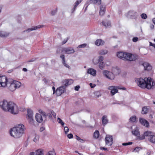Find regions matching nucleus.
Wrapping results in <instances>:
<instances>
[{"mask_svg": "<svg viewBox=\"0 0 155 155\" xmlns=\"http://www.w3.org/2000/svg\"><path fill=\"white\" fill-rule=\"evenodd\" d=\"M148 111V109L146 107H143L142 110V113L143 114H147Z\"/></svg>", "mask_w": 155, "mask_h": 155, "instance_id": "nucleus-34", "label": "nucleus"}, {"mask_svg": "<svg viewBox=\"0 0 155 155\" xmlns=\"http://www.w3.org/2000/svg\"><path fill=\"white\" fill-rule=\"evenodd\" d=\"M9 34L3 31H0V37L3 38L7 37Z\"/></svg>", "mask_w": 155, "mask_h": 155, "instance_id": "nucleus-30", "label": "nucleus"}, {"mask_svg": "<svg viewBox=\"0 0 155 155\" xmlns=\"http://www.w3.org/2000/svg\"><path fill=\"white\" fill-rule=\"evenodd\" d=\"M138 16V13L134 11H129L127 13V16L131 18L136 19Z\"/></svg>", "mask_w": 155, "mask_h": 155, "instance_id": "nucleus-10", "label": "nucleus"}, {"mask_svg": "<svg viewBox=\"0 0 155 155\" xmlns=\"http://www.w3.org/2000/svg\"><path fill=\"white\" fill-rule=\"evenodd\" d=\"M154 133L153 132L150 131H147L144 132V134L145 137H147V139L148 138H150L151 136Z\"/></svg>", "mask_w": 155, "mask_h": 155, "instance_id": "nucleus-26", "label": "nucleus"}, {"mask_svg": "<svg viewBox=\"0 0 155 155\" xmlns=\"http://www.w3.org/2000/svg\"><path fill=\"white\" fill-rule=\"evenodd\" d=\"M102 123L103 125H106L108 122V120L107 118V116H103L102 118Z\"/></svg>", "mask_w": 155, "mask_h": 155, "instance_id": "nucleus-25", "label": "nucleus"}, {"mask_svg": "<svg viewBox=\"0 0 155 155\" xmlns=\"http://www.w3.org/2000/svg\"><path fill=\"white\" fill-rule=\"evenodd\" d=\"M132 134L137 137L140 135V132L139 130L137 129H135L132 131Z\"/></svg>", "mask_w": 155, "mask_h": 155, "instance_id": "nucleus-32", "label": "nucleus"}, {"mask_svg": "<svg viewBox=\"0 0 155 155\" xmlns=\"http://www.w3.org/2000/svg\"><path fill=\"white\" fill-rule=\"evenodd\" d=\"M27 111V115L28 118H31L33 117V112L30 109H28Z\"/></svg>", "mask_w": 155, "mask_h": 155, "instance_id": "nucleus-29", "label": "nucleus"}, {"mask_svg": "<svg viewBox=\"0 0 155 155\" xmlns=\"http://www.w3.org/2000/svg\"><path fill=\"white\" fill-rule=\"evenodd\" d=\"M80 87L79 86H77L75 87L74 89L76 91H78Z\"/></svg>", "mask_w": 155, "mask_h": 155, "instance_id": "nucleus-57", "label": "nucleus"}, {"mask_svg": "<svg viewBox=\"0 0 155 155\" xmlns=\"http://www.w3.org/2000/svg\"><path fill=\"white\" fill-rule=\"evenodd\" d=\"M104 59V58L102 56H100L98 57V59L99 61L97 62V63H100L101 62H102Z\"/></svg>", "mask_w": 155, "mask_h": 155, "instance_id": "nucleus-43", "label": "nucleus"}, {"mask_svg": "<svg viewBox=\"0 0 155 155\" xmlns=\"http://www.w3.org/2000/svg\"><path fill=\"white\" fill-rule=\"evenodd\" d=\"M136 120V117L135 116H131L129 119V121L131 122H134Z\"/></svg>", "mask_w": 155, "mask_h": 155, "instance_id": "nucleus-35", "label": "nucleus"}, {"mask_svg": "<svg viewBox=\"0 0 155 155\" xmlns=\"http://www.w3.org/2000/svg\"><path fill=\"white\" fill-rule=\"evenodd\" d=\"M58 122L60 124L63 126L64 125V123L62 120L59 117L57 119Z\"/></svg>", "mask_w": 155, "mask_h": 155, "instance_id": "nucleus-38", "label": "nucleus"}, {"mask_svg": "<svg viewBox=\"0 0 155 155\" xmlns=\"http://www.w3.org/2000/svg\"><path fill=\"white\" fill-rule=\"evenodd\" d=\"M107 89L110 91V93L112 96L114 95L118 92V89H119L118 87L111 86H109Z\"/></svg>", "mask_w": 155, "mask_h": 155, "instance_id": "nucleus-9", "label": "nucleus"}, {"mask_svg": "<svg viewBox=\"0 0 155 155\" xmlns=\"http://www.w3.org/2000/svg\"><path fill=\"white\" fill-rule=\"evenodd\" d=\"M137 137H138V138L140 140H141L144 139L145 138V136L144 134H142L140 136L139 135V136H137Z\"/></svg>", "mask_w": 155, "mask_h": 155, "instance_id": "nucleus-42", "label": "nucleus"}, {"mask_svg": "<svg viewBox=\"0 0 155 155\" xmlns=\"http://www.w3.org/2000/svg\"><path fill=\"white\" fill-rule=\"evenodd\" d=\"M82 0H77L75 3L74 8L71 10V12L73 13L75 10L78 5L81 2Z\"/></svg>", "mask_w": 155, "mask_h": 155, "instance_id": "nucleus-22", "label": "nucleus"}, {"mask_svg": "<svg viewBox=\"0 0 155 155\" xmlns=\"http://www.w3.org/2000/svg\"><path fill=\"white\" fill-rule=\"evenodd\" d=\"M67 136L68 137L69 139L73 138V135L72 134H68L67 135Z\"/></svg>", "mask_w": 155, "mask_h": 155, "instance_id": "nucleus-54", "label": "nucleus"}, {"mask_svg": "<svg viewBox=\"0 0 155 155\" xmlns=\"http://www.w3.org/2000/svg\"><path fill=\"white\" fill-rule=\"evenodd\" d=\"M132 144V142H129L127 143H122V145L123 146H127L128 145H131Z\"/></svg>", "mask_w": 155, "mask_h": 155, "instance_id": "nucleus-49", "label": "nucleus"}, {"mask_svg": "<svg viewBox=\"0 0 155 155\" xmlns=\"http://www.w3.org/2000/svg\"><path fill=\"white\" fill-rule=\"evenodd\" d=\"M29 155H43V153L41 150L39 149L36 151L35 153L34 152H32Z\"/></svg>", "mask_w": 155, "mask_h": 155, "instance_id": "nucleus-21", "label": "nucleus"}, {"mask_svg": "<svg viewBox=\"0 0 155 155\" xmlns=\"http://www.w3.org/2000/svg\"><path fill=\"white\" fill-rule=\"evenodd\" d=\"M60 57L62 59V62H64V61H65V56L64 55L62 54L61 55Z\"/></svg>", "mask_w": 155, "mask_h": 155, "instance_id": "nucleus-51", "label": "nucleus"}, {"mask_svg": "<svg viewBox=\"0 0 155 155\" xmlns=\"http://www.w3.org/2000/svg\"><path fill=\"white\" fill-rule=\"evenodd\" d=\"M117 56L120 59H126L130 61H134L137 58V56L136 55L122 52H117Z\"/></svg>", "mask_w": 155, "mask_h": 155, "instance_id": "nucleus-4", "label": "nucleus"}, {"mask_svg": "<svg viewBox=\"0 0 155 155\" xmlns=\"http://www.w3.org/2000/svg\"><path fill=\"white\" fill-rule=\"evenodd\" d=\"M38 111L40 113L42 114L43 117L45 119L46 117V114L41 109L39 110Z\"/></svg>", "mask_w": 155, "mask_h": 155, "instance_id": "nucleus-40", "label": "nucleus"}, {"mask_svg": "<svg viewBox=\"0 0 155 155\" xmlns=\"http://www.w3.org/2000/svg\"><path fill=\"white\" fill-rule=\"evenodd\" d=\"M42 26L43 25H38L37 26H33L31 28H28L26 30L23 31V33H24L26 32H29L31 31L35 30L37 29H39L40 28L42 27Z\"/></svg>", "mask_w": 155, "mask_h": 155, "instance_id": "nucleus-14", "label": "nucleus"}, {"mask_svg": "<svg viewBox=\"0 0 155 155\" xmlns=\"http://www.w3.org/2000/svg\"><path fill=\"white\" fill-rule=\"evenodd\" d=\"M13 82L15 85L16 89L19 88L21 85V83L19 81L13 80Z\"/></svg>", "mask_w": 155, "mask_h": 155, "instance_id": "nucleus-27", "label": "nucleus"}, {"mask_svg": "<svg viewBox=\"0 0 155 155\" xmlns=\"http://www.w3.org/2000/svg\"><path fill=\"white\" fill-rule=\"evenodd\" d=\"M66 88L65 86L64 85L58 88L55 92L57 95V96H60L62 94L64 93L66 91Z\"/></svg>", "mask_w": 155, "mask_h": 155, "instance_id": "nucleus-8", "label": "nucleus"}, {"mask_svg": "<svg viewBox=\"0 0 155 155\" xmlns=\"http://www.w3.org/2000/svg\"><path fill=\"white\" fill-rule=\"evenodd\" d=\"M135 80L138 86L142 88L150 89L155 85V82L152 81L151 78L149 77L145 78L144 79L142 78H137Z\"/></svg>", "mask_w": 155, "mask_h": 155, "instance_id": "nucleus-2", "label": "nucleus"}, {"mask_svg": "<svg viewBox=\"0 0 155 155\" xmlns=\"http://www.w3.org/2000/svg\"><path fill=\"white\" fill-rule=\"evenodd\" d=\"M138 38H137V37H134L133 38V41L134 42H137V41H138Z\"/></svg>", "mask_w": 155, "mask_h": 155, "instance_id": "nucleus-55", "label": "nucleus"}, {"mask_svg": "<svg viewBox=\"0 0 155 155\" xmlns=\"http://www.w3.org/2000/svg\"><path fill=\"white\" fill-rule=\"evenodd\" d=\"M79 141L81 143H84L85 142V140L81 138Z\"/></svg>", "mask_w": 155, "mask_h": 155, "instance_id": "nucleus-63", "label": "nucleus"}, {"mask_svg": "<svg viewBox=\"0 0 155 155\" xmlns=\"http://www.w3.org/2000/svg\"><path fill=\"white\" fill-rule=\"evenodd\" d=\"M99 136V133L97 130H96L94 132L93 134V137L94 138L97 139L98 138Z\"/></svg>", "mask_w": 155, "mask_h": 155, "instance_id": "nucleus-33", "label": "nucleus"}, {"mask_svg": "<svg viewBox=\"0 0 155 155\" xmlns=\"http://www.w3.org/2000/svg\"><path fill=\"white\" fill-rule=\"evenodd\" d=\"M68 38H67L66 39H64L62 41V45H63V44H65V43H66L68 40Z\"/></svg>", "mask_w": 155, "mask_h": 155, "instance_id": "nucleus-59", "label": "nucleus"}, {"mask_svg": "<svg viewBox=\"0 0 155 155\" xmlns=\"http://www.w3.org/2000/svg\"><path fill=\"white\" fill-rule=\"evenodd\" d=\"M141 17L143 19H146L147 18V15L144 13H143L141 15Z\"/></svg>", "mask_w": 155, "mask_h": 155, "instance_id": "nucleus-44", "label": "nucleus"}, {"mask_svg": "<svg viewBox=\"0 0 155 155\" xmlns=\"http://www.w3.org/2000/svg\"><path fill=\"white\" fill-rule=\"evenodd\" d=\"M105 141L106 144L109 146L111 145L113 143L112 136L107 135L105 138Z\"/></svg>", "mask_w": 155, "mask_h": 155, "instance_id": "nucleus-12", "label": "nucleus"}, {"mask_svg": "<svg viewBox=\"0 0 155 155\" xmlns=\"http://www.w3.org/2000/svg\"><path fill=\"white\" fill-rule=\"evenodd\" d=\"M101 3V0H88L86 2V4L89 5L91 4H97L99 5Z\"/></svg>", "mask_w": 155, "mask_h": 155, "instance_id": "nucleus-13", "label": "nucleus"}, {"mask_svg": "<svg viewBox=\"0 0 155 155\" xmlns=\"http://www.w3.org/2000/svg\"><path fill=\"white\" fill-rule=\"evenodd\" d=\"M25 130L24 126L22 124H19L10 130V134L15 138H19L22 136Z\"/></svg>", "mask_w": 155, "mask_h": 155, "instance_id": "nucleus-3", "label": "nucleus"}, {"mask_svg": "<svg viewBox=\"0 0 155 155\" xmlns=\"http://www.w3.org/2000/svg\"><path fill=\"white\" fill-rule=\"evenodd\" d=\"M73 82V80L71 79H65L64 80L63 83L64 84V85L65 86V87L71 84Z\"/></svg>", "mask_w": 155, "mask_h": 155, "instance_id": "nucleus-15", "label": "nucleus"}, {"mask_svg": "<svg viewBox=\"0 0 155 155\" xmlns=\"http://www.w3.org/2000/svg\"><path fill=\"white\" fill-rule=\"evenodd\" d=\"M57 9H55L54 10H52L51 11V14L52 15H55L57 12Z\"/></svg>", "mask_w": 155, "mask_h": 155, "instance_id": "nucleus-45", "label": "nucleus"}, {"mask_svg": "<svg viewBox=\"0 0 155 155\" xmlns=\"http://www.w3.org/2000/svg\"><path fill=\"white\" fill-rule=\"evenodd\" d=\"M99 67L101 69H103L104 67V62H100L99 65Z\"/></svg>", "mask_w": 155, "mask_h": 155, "instance_id": "nucleus-36", "label": "nucleus"}, {"mask_svg": "<svg viewBox=\"0 0 155 155\" xmlns=\"http://www.w3.org/2000/svg\"><path fill=\"white\" fill-rule=\"evenodd\" d=\"M0 107L4 111L9 112L13 114H17L18 112V106L12 101L8 102L5 100L1 101Z\"/></svg>", "mask_w": 155, "mask_h": 155, "instance_id": "nucleus-1", "label": "nucleus"}, {"mask_svg": "<svg viewBox=\"0 0 155 155\" xmlns=\"http://www.w3.org/2000/svg\"><path fill=\"white\" fill-rule=\"evenodd\" d=\"M105 6L104 5H101L100 7V15L101 16L103 15L105 13Z\"/></svg>", "mask_w": 155, "mask_h": 155, "instance_id": "nucleus-18", "label": "nucleus"}, {"mask_svg": "<svg viewBox=\"0 0 155 155\" xmlns=\"http://www.w3.org/2000/svg\"><path fill=\"white\" fill-rule=\"evenodd\" d=\"M101 150H104L105 151L107 150V148H105V147H101Z\"/></svg>", "mask_w": 155, "mask_h": 155, "instance_id": "nucleus-61", "label": "nucleus"}, {"mask_svg": "<svg viewBox=\"0 0 155 155\" xmlns=\"http://www.w3.org/2000/svg\"><path fill=\"white\" fill-rule=\"evenodd\" d=\"M36 120L39 123H41L43 120L42 116L39 114H37L35 116Z\"/></svg>", "mask_w": 155, "mask_h": 155, "instance_id": "nucleus-16", "label": "nucleus"}, {"mask_svg": "<svg viewBox=\"0 0 155 155\" xmlns=\"http://www.w3.org/2000/svg\"><path fill=\"white\" fill-rule=\"evenodd\" d=\"M103 25L106 28H110L111 25L110 21L107 20L104 21H102Z\"/></svg>", "mask_w": 155, "mask_h": 155, "instance_id": "nucleus-19", "label": "nucleus"}, {"mask_svg": "<svg viewBox=\"0 0 155 155\" xmlns=\"http://www.w3.org/2000/svg\"><path fill=\"white\" fill-rule=\"evenodd\" d=\"M140 122L143 125L148 127L149 126V123L145 119L140 118L139 119Z\"/></svg>", "mask_w": 155, "mask_h": 155, "instance_id": "nucleus-17", "label": "nucleus"}, {"mask_svg": "<svg viewBox=\"0 0 155 155\" xmlns=\"http://www.w3.org/2000/svg\"><path fill=\"white\" fill-rule=\"evenodd\" d=\"M150 138H148V140L153 143H155V136L154 133Z\"/></svg>", "mask_w": 155, "mask_h": 155, "instance_id": "nucleus-28", "label": "nucleus"}, {"mask_svg": "<svg viewBox=\"0 0 155 155\" xmlns=\"http://www.w3.org/2000/svg\"><path fill=\"white\" fill-rule=\"evenodd\" d=\"M150 27L151 29H153L154 28V25L152 24H150Z\"/></svg>", "mask_w": 155, "mask_h": 155, "instance_id": "nucleus-58", "label": "nucleus"}, {"mask_svg": "<svg viewBox=\"0 0 155 155\" xmlns=\"http://www.w3.org/2000/svg\"><path fill=\"white\" fill-rule=\"evenodd\" d=\"M140 149V148L139 147H136L134 150V151L135 152H138Z\"/></svg>", "mask_w": 155, "mask_h": 155, "instance_id": "nucleus-48", "label": "nucleus"}, {"mask_svg": "<svg viewBox=\"0 0 155 155\" xmlns=\"http://www.w3.org/2000/svg\"><path fill=\"white\" fill-rule=\"evenodd\" d=\"M87 46L86 44H83L81 45H80L78 46L77 47L78 48H85Z\"/></svg>", "mask_w": 155, "mask_h": 155, "instance_id": "nucleus-39", "label": "nucleus"}, {"mask_svg": "<svg viewBox=\"0 0 155 155\" xmlns=\"http://www.w3.org/2000/svg\"><path fill=\"white\" fill-rule=\"evenodd\" d=\"M76 138L77 139V140L79 141V140H80V139H81L79 137L76 135Z\"/></svg>", "mask_w": 155, "mask_h": 155, "instance_id": "nucleus-62", "label": "nucleus"}, {"mask_svg": "<svg viewBox=\"0 0 155 155\" xmlns=\"http://www.w3.org/2000/svg\"><path fill=\"white\" fill-rule=\"evenodd\" d=\"M64 130L65 132V133L67 134L69 131V129L68 127H65L64 128Z\"/></svg>", "mask_w": 155, "mask_h": 155, "instance_id": "nucleus-46", "label": "nucleus"}, {"mask_svg": "<svg viewBox=\"0 0 155 155\" xmlns=\"http://www.w3.org/2000/svg\"><path fill=\"white\" fill-rule=\"evenodd\" d=\"M98 61H99L98 59H94L93 60V63L95 64H96L98 63H97V62H98Z\"/></svg>", "mask_w": 155, "mask_h": 155, "instance_id": "nucleus-53", "label": "nucleus"}, {"mask_svg": "<svg viewBox=\"0 0 155 155\" xmlns=\"http://www.w3.org/2000/svg\"><path fill=\"white\" fill-rule=\"evenodd\" d=\"M96 71L93 68H89L88 69L87 73L93 76H95L96 74Z\"/></svg>", "mask_w": 155, "mask_h": 155, "instance_id": "nucleus-23", "label": "nucleus"}, {"mask_svg": "<svg viewBox=\"0 0 155 155\" xmlns=\"http://www.w3.org/2000/svg\"><path fill=\"white\" fill-rule=\"evenodd\" d=\"M7 83V85L6 86H7L8 87L10 91H13L16 89V88L13 82V79L11 78H8Z\"/></svg>", "mask_w": 155, "mask_h": 155, "instance_id": "nucleus-6", "label": "nucleus"}, {"mask_svg": "<svg viewBox=\"0 0 155 155\" xmlns=\"http://www.w3.org/2000/svg\"><path fill=\"white\" fill-rule=\"evenodd\" d=\"M95 43L96 45L98 46L103 45L104 44V42L102 40L99 39L95 41Z\"/></svg>", "mask_w": 155, "mask_h": 155, "instance_id": "nucleus-24", "label": "nucleus"}, {"mask_svg": "<svg viewBox=\"0 0 155 155\" xmlns=\"http://www.w3.org/2000/svg\"><path fill=\"white\" fill-rule=\"evenodd\" d=\"M143 65L145 69L146 70L150 71L152 68V66L150 64L147 62L144 63Z\"/></svg>", "mask_w": 155, "mask_h": 155, "instance_id": "nucleus-20", "label": "nucleus"}, {"mask_svg": "<svg viewBox=\"0 0 155 155\" xmlns=\"http://www.w3.org/2000/svg\"><path fill=\"white\" fill-rule=\"evenodd\" d=\"M38 137L36 136L34 139L33 141L34 142H36L38 141Z\"/></svg>", "mask_w": 155, "mask_h": 155, "instance_id": "nucleus-56", "label": "nucleus"}, {"mask_svg": "<svg viewBox=\"0 0 155 155\" xmlns=\"http://www.w3.org/2000/svg\"><path fill=\"white\" fill-rule=\"evenodd\" d=\"M108 52V51L106 49H101L99 51V54L101 55H105Z\"/></svg>", "mask_w": 155, "mask_h": 155, "instance_id": "nucleus-31", "label": "nucleus"}, {"mask_svg": "<svg viewBox=\"0 0 155 155\" xmlns=\"http://www.w3.org/2000/svg\"><path fill=\"white\" fill-rule=\"evenodd\" d=\"M94 94L96 97L98 98L101 96L100 93L99 91L95 92Z\"/></svg>", "mask_w": 155, "mask_h": 155, "instance_id": "nucleus-41", "label": "nucleus"}, {"mask_svg": "<svg viewBox=\"0 0 155 155\" xmlns=\"http://www.w3.org/2000/svg\"><path fill=\"white\" fill-rule=\"evenodd\" d=\"M29 124L31 125L34 124V120L33 117L28 118Z\"/></svg>", "mask_w": 155, "mask_h": 155, "instance_id": "nucleus-37", "label": "nucleus"}, {"mask_svg": "<svg viewBox=\"0 0 155 155\" xmlns=\"http://www.w3.org/2000/svg\"><path fill=\"white\" fill-rule=\"evenodd\" d=\"M51 113L53 117L55 118H56V114L52 110L51 111Z\"/></svg>", "mask_w": 155, "mask_h": 155, "instance_id": "nucleus-52", "label": "nucleus"}, {"mask_svg": "<svg viewBox=\"0 0 155 155\" xmlns=\"http://www.w3.org/2000/svg\"><path fill=\"white\" fill-rule=\"evenodd\" d=\"M47 116L50 119L52 118V116L51 114L50 113H48L47 114Z\"/></svg>", "mask_w": 155, "mask_h": 155, "instance_id": "nucleus-60", "label": "nucleus"}, {"mask_svg": "<svg viewBox=\"0 0 155 155\" xmlns=\"http://www.w3.org/2000/svg\"><path fill=\"white\" fill-rule=\"evenodd\" d=\"M8 79L5 76H0V87H5L7 85Z\"/></svg>", "mask_w": 155, "mask_h": 155, "instance_id": "nucleus-5", "label": "nucleus"}, {"mask_svg": "<svg viewBox=\"0 0 155 155\" xmlns=\"http://www.w3.org/2000/svg\"><path fill=\"white\" fill-rule=\"evenodd\" d=\"M150 152L149 151H148L147 152L146 155H150Z\"/></svg>", "mask_w": 155, "mask_h": 155, "instance_id": "nucleus-64", "label": "nucleus"}, {"mask_svg": "<svg viewBox=\"0 0 155 155\" xmlns=\"http://www.w3.org/2000/svg\"><path fill=\"white\" fill-rule=\"evenodd\" d=\"M47 155H55V154L54 152L49 151Z\"/></svg>", "mask_w": 155, "mask_h": 155, "instance_id": "nucleus-50", "label": "nucleus"}, {"mask_svg": "<svg viewBox=\"0 0 155 155\" xmlns=\"http://www.w3.org/2000/svg\"><path fill=\"white\" fill-rule=\"evenodd\" d=\"M63 64V65L65 67H66V68H68V69H70V66L68 65V64H66L65 62V61H64V62H62Z\"/></svg>", "mask_w": 155, "mask_h": 155, "instance_id": "nucleus-47", "label": "nucleus"}, {"mask_svg": "<svg viewBox=\"0 0 155 155\" xmlns=\"http://www.w3.org/2000/svg\"><path fill=\"white\" fill-rule=\"evenodd\" d=\"M104 75L107 78L113 80L115 78V75L111 72L107 71H103Z\"/></svg>", "mask_w": 155, "mask_h": 155, "instance_id": "nucleus-7", "label": "nucleus"}, {"mask_svg": "<svg viewBox=\"0 0 155 155\" xmlns=\"http://www.w3.org/2000/svg\"><path fill=\"white\" fill-rule=\"evenodd\" d=\"M61 50L62 52L66 54H72L75 52L74 49L71 47L63 48Z\"/></svg>", "mask_w": 155, "mask_h": 155, "instance_id": "nucleus-11", "label": "nucleus"}]
</instances>
